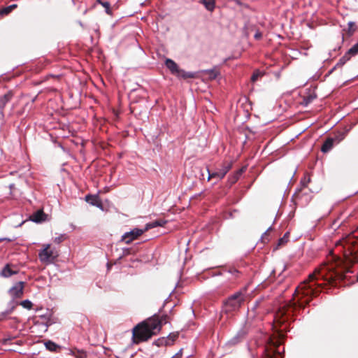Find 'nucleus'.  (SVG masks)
<instances>
[{"label": "nucleus", "instance_id": "f257e3e1", "mask_svg": "<svg viewBox=\"0 0 358 358\" xmlns=\"http://www.w3.org/2000/svg\"><path fill=\"white\" fill-rule=\"evenodd\" d=\"M246 299V289H242L229 296L223 303V311L226 313L238 310Z\"/></svg>", "mask_w": 358, "mask_h": 358}, {"label": "nucleus", "instance_id": "f03ea898", "mask_svg": "<svg viewBox=\"0 0 358 358\" xmlns=\"http://www.w3.org/2000/svg\"><path fill=\"white\" fill-rule=\"evenodd\" d=\"M58 256V251L55 248H51L50 244L43 245V248L38 253L40 261L45 265L54 263Z\"/></svg>", "mask_w": 358, "mask_h": 358}, {"label": "nucleus", "instance_id": "7ed1b4c3", "mask_svg": "<svg viewBox=\"0 0 358 358\" xmlns=\"http://www.w3.org/2000/svg\"><path fill=\"white\" fill-rule=\"evenodd\" d=\"M148 327L144 322L138 324L133 329V337L136 343L145 341L152 336Z\"/></svg>", "mask_w": 358, "mask_h": 358}, {"label": "nucleus", "instance_id": "20e7f679", "mask_svg": "<svg viewBox=\"0 0 358 358\" xmlns=\"http://www.w3.org/2000/svg\"><path fill=\"white\" fill-rule=\"evenodd\" d=\"M166 66L170 70L172 74L182 78H194V73L187 72L180 69L178 64L171 59H166L165 61Z\"/></svg>", "mask_w": 358, "mask_h": 358}, {"label": "nucleus", "instance_id": "39448f33", "mask_svg": "<svg viewBox=\"0 0 358 358\" xmlns=\"http://www.w3.org/2000/svg\"><path fill=\"white\" fill-rule=\"evenodd\" d=\"M345 134L342 132L336 134L334 137L327 138L322 146L321 151L322 152H329L332 149L334 145L338 144L341 142L345 138Z\"/></svg>", "mask_w": 358, "mask_h": 358}, {"label": "nucleus", "instance_id": "423d86ee", "mask_svg": "<svg viewBox=\"0 0 358 358\" xmlns=\"http://www.w3.org/2000/svg\"><path fill=\"white\" fill-rule=\"evenodd\" d=\"M166 316L162 317L160 320H158L157 319H150L147 322H144V323L152 335H155L157 333L160 331L163 323H166Z\"/></svg>", "mask_w": 358, "mask_h": 358}, {"label": "nucleus", "instance_id": "0eeeda50", "mask_svg": "<svg viewBox=\"0 0 358 358\" xmlns=\"http://www.w3.org/2000/svg\"><path fill=\"white\" fill-rule=\"evenodd\" d=\"M145 232V229L134 228L130 231L125 232L122 236L121 240L122 241H124L126 244H129L134 240L138 238Z\"/></svg>", "mask_w": 358, "mask_h": 358}, {"label": "nucleus", "instance_id": "6e6552de", "mask_svg": "<svg viewBox=\"0 0 358 358\" xmlns=\"http://www.w3.org/2000/svg\"><path fill=\"white\" fill-rule=\"evenodd\" d=\"M314 294V289L313 288V285L310 283H307L304 282L301 285H300L295 290V296L299 297V295H302L303 296H308L313 295Z\"/></svg>", "mask_w": 358, "mask_h": 358}, {"label": "nucleus", "instance_id": "1a4fd4ad", "mask_svg": "<svg viewBox=\"0 0 358 358\" xmlns=\"http://www.w3.org/2000/svg\"><path fill=\"white\" fill-rule=\"evenodd\" d=\"M231 167V165L230 164H227L223 165V166L218 171L213 172V173H210L209 170L208 169L207 170L208 172V180H209L210 178H216L218 180L222 179L225 176V175L227 173V172L230 170Z\"/></svg>", "mask_w": 358, "mask_h": 358}, {"label": "nucleus", "instance_id": "9d476101", "mask_svg": "<svg viewBox=\"0 0 358 358\" xmlns=\"http://www.w3.org/2000/svg\"><path fill=\"white\" fill-rule=\"evenodd\" d=\"M24 282L20 281L15 283L9 290L8 293L14 299L20 298L23 295Z\"/></svg>", "mask_w": 358, "mask_h": 358}, {"label": "nucleus", "instance_id": "9b49d317", "mask_svg": "<svg viewBox=\"0 0 358 358\" xmlns=\"http://www.w3.org/2000/svg\"><path fill=\"white\" fill-rule=\"evenodd\" d=\"M177 337V334H170L166 338L162 337L155 341V344L157 346L171 345Z\"/></svg>", "mask_w": 358, "mask_h": 358}, {"label": "nucleus", "instance_id": "f8f14e48", "mask_svg": "<svg viewBox=\"0 0 358 358\" xmlns=\"http://www.w3.org/2000/svg\"><path fill=\"white\" fill-rule=\"evenodd\" d=\"M12 267H15V266L10 264H6L1 271L0 275L3 278H9L13 275L17 274L18 271L13 269Z\"/></svg>", "mask_w": 358, "mask_h": 358}, {"label": "nucleus", "instance_id": "ddd939ff", "mask_svg": "<svg viewBox=\"0 0 358 358\" xmlns=\"http://www.w3.org/2000/svg\"><path fill=\"white\" fill-rule=\"evenodd\" d=\"M166 223H167L166 220H155L154 222L146 224L144 229H145V231H147L149 229L157 227H163Z\"/></svg>", "mask_w": 358, "mask_h": 358}, {"label": "nucleus", "instance_id": "4468645a", "mask_svg": "<svg viewBox=\"0 0 358 358\" xmlns=\"http://www.w3.org/2000/svg\"><path fill=\"white\" fill-rule=\"evenodd\" d=\"M245 333L244 331H239L236 335L228 341L229 345H236L245 336Z\"/></svg>", "mask_w": 358, "mask_h": 358}, {"label": "nucleus", "instance_id": "2eb2a0df", "mask_svg": "<svg viewBox=\"0 0 358 358\" xmlns=\"http://www.w3.org/2000/svg\"><path fill=\"white\" fill-rule=\"evenodd\" d=\"M203 73L209 79L214 80L217 77V76L219 75L220 73L215 69H208V70L203 71Z\"/></svg>", "mask_w": 358, "mask_h": 358}, {"label": "nucleus", "instance_id": "dca6fc26", "mask_svg": "<svg viewBox=\"0 0 358 358\" xmlns=\"http://www.w3.org/2000/svg\"><path fill=\"white\" fill-rule=\"evenodd\" d=\"M85 201L92 206H96L98 207L101 206V205L99 203V199L96 196L90 194L87 195L85 196Z\"/></svg>", "mask_w": 358, "mask_h": 358}, {"label": "nucleus", "instance_id": "f3484780", "mask_svg": "<svg viewBox=\"0 0 358 358\" xmlns=\"http://www.w3.org/2000/svg\"><path fill=\"white\" fill-rule=\"evenodd\" d=\"M199 2L209 11H213L215 8V0H199Z\"/></svg>", "mask_w": 358, "mask_h": 358}, {"label": "nucleus", "instance_id": "a211bd4d", "mask_svg": "<svg viewBox=\"0 0 358 358\" xmlns=\"http://www.w3.org/2000/svg\"><path fill=\"white\" fill-rule=\"evenodd\" d=\"M44 213L42 210H38L31 216V220L34 222H39L43 220Z\"/></svg>", "mask_w": 358, "mask_h": 358}, {"label": "nucleus", "instance_id": "6ab92c4d", "mask_svg": "<svg viewBox=\"0 0 358 358\" xmlns=\"http://www.w3.org/2000/svg\"><path fill=\"white\" fill-rule=\"evenodd\" d=\"M12 96V94L10 92H8L4 96L0 97V106L1 108H3L6 106V104L11 99Z\"/></svg>", "mask_w": 358, "mask_h": 358}, {"label": "nucleus", "instance_id": "aec40b11", "mask_svg": "<svg viewBox=\"0 0 358 358\" xmlns=\"http://www.w3.org/2000/svg\"><path fill=\"white\" fill-rule=\"evenodd\" d=\"M351 58V56L348 54V52H347L344 56H343L338 61V62L337 63L336 66H342L343 65H344L348 60H350V59Z\"/></svg>", "mask_w": 358, "mask_h": 358}, {"label": "nucleus", "instance_id": "412c9836", "mask_svg": "<svg viewBox=\"0 0 358 358\" xmlns=\"http://www.w3.org/2000/svg\"><path fill=\"white\" fill-rule=\"evenodd\" d=\"M45 348L52 352H55L57 349L59 348L57 345H56L54 342L48 341L45 343Z\"/></svg>", "mask_w": 358, "mask_h": 358}, {"label": "nucleus", "instance_id": "4be33fe9", "mask_svg": "<svg viewBox=\"0 0 358 358\" xmlns=\"http://www.w3.org/2000/svg\"><path fill=\"white\" fill-rule=\"evenodd\" d=\"M348 54L352 57L358 54V42L353 45L348 51Z\"/></svg>", "mask_w": 358, "mask_h": 358}, {"label": "nucleus", "instance_id": "5701e85b", "mask_svg": "<svg viewBox=\"0 0 358 358\" xmlns=\"http://www.w3.org/2000/svg\"><path fill=\"white\" fill-rule=\"evenodd\" d=\"M14 309V307H11L9 309L6 310L5 311L0 313V321L3 320L6 318V317L10 315Z\"/></svg>", "mask_w": 358, "mask_h": 358}, {"label": "nucleus", "instance_id": "b1692460", "mask_svg": "<svg viewBox=\"0 0 358 358\" xmlns=\"http://www.w3.org/2000/svg\"><path fill=\"white\" fill-rule=\"evenodd\" d=\"M17 7L16 4H12L8 7L4 8L1 10V13L2 15H6L8 14L11 10H13L14 8Z\"/></svg>", "mask_w": 358, "mask_h": 358}, {"label": "nucleus", "instance_id": "393cba45", "mask_svg": "<svg viewBox=\"0 0 358 358\" xmlns=\"http://www.w3.org/2000/svg\"><path fill=\"white\" fill-rule=\"evenodd\" d=\"M20 305L23 308H24L26 309H28V310H30L32 308V305L33 304H32L31 301H30L28 299H26V300H24V301H21Z\"/></svg>", "mask_w": 358, "mask_h": 358}, {"label": "nucleus", "instance_id": "a878e982", "mask_svg": "<svg viewBox=\"0 0 358 358\" xmlns=\"http://www.w3.org/2000/svg\"><path fill=\"white\" fill-rule=\"evenodd\" d=\"M97 2L99 3H100V4H101L103 8H105L106 12L108 14H110L111 13L110 12V3H109V2H108V1H101V0H97Z\"/></svg>", "mask_w": 358, "mask_h": 358}, {"label": "nucleus", "instance_id": "bb28decb", "mask_svg": "<svg viewBox=\"0 0 358 358\" xmlns=\"http://www.w3.org/2000/svg\"><path fill=\"white\" fill-rule=\"evenodd\" d=\"M289 232H287L282 238H280L278 243V245L280 246L284 245L288 241Z\"/></svg>", "mask_w": 358, "mask_h": 358}, {"label": "nucleus", "instance_id": "cd10ccee", "mask_svg": "<svg viewBox=\"0 0 358 358\" xmlns=\"http://www.w3.org/2000/svg\"><path fill=\"white\" fill-rule=\"evenodd\" d=\"M66 238V235L63 234H60L59 236H57L54 238V242L55 243H62V241H64L65 239Z\"/></svg>", "mask_w": 358, "mask_h": 358}, {"label": "nucleus", "instance_id": "c85d7f7f", "mask_svg": "<svg viewBox=\"0 0 358 358\" xmlns=\"http://www.w3.org/2000/svg\"><path fill=\"white\" fill-rule=\"evenodd\" d=\"M272 230V227H270L264 233V234L262 236L261 239L262 240V242L266 243V241H268V238H267V234L269 231Z\"/></svg>", "mask_w": 358, "mask_h": 358}, {"label": "nucleus", "instance_id": "c756f323", "mask_svg": "<svg viewBox=\"0 0 358 358\" xmlns=\"http://www.w3.org/2000/svg\"><path fill=\"white\" fill-rule=\"evenodd\" d=\"M259 72H255V73H253V75L252 76V78H251L253 82H255V80H257V78L259 77Z\"/></svg>", "mask_w": 358, "mask_h": 358}, {"label": "nucleus", "instance_id": "7c9ffc66", "mask_svg": "<svg viewBox=\"0 0 358 358\" xmlns=\"http://www.w3.org/2000/svg\"><path fill=\"white\" fill-rule=\"evenodd\" d=\"M229 273H231L232 275L237 276L238 274V271L236 269H231L229 271Z\"/></svg>", "mask_w": 358, "mask_h": 358}, {"label": "nucleus", "instance_id": "2f4dec72", "mask_svg": "<svg viewBox=\"0 0 358 358\" xmlns=\"http://www.w3.org/2000/svg\"><path fill=\"white\" fill-rule=\"evenodd\" d=\"M182 357V350H180L178 353L173 355L171 358H181Z\"/></svg>", "mask_w": 358, "mask_h": 358}, {"label": "nucleus", "instance_id": "473e14b6", "mask_svg": "<svg viewBox=\"0 0 358 358\" xmlns=\"http://www.w3.org/2000/svg\"><path fill=\"white\" fill-rule=\"evenodd\" d=\"M255 36V38L256 39H259V38H262V34H261V32L257 31V32H256V34H255V36Z\"/></svg>", "mask_w": 358, "mask_h": 358}, {"label": "nucleus", "instance_id": "72a5a7b5", "mask_svg": "<svg viewBox=\"0 0 358 358\" xmlns=\"http://www.w3.org/2000/svg\"><path fill=\"white\" fill-rule=\"evenodd\" d=\"M308 278L310 282L313 281L315 278V275L314 273L310 274Z\"/></svg>", "mask_w": 358, "mask_h": 358}, {"label": "nucleus", "instance_id": "f704fd0d", "mask_svg": "<svg viewBox=\"0 0 358 358\" xmlns=\"http://www.w3.org/2000/svg\"><path fill=\"white\" fill-rule=\"evenodd\" d=\"M15 238H0V241H14Z\"/></svg>", "mask_w": 358, "mask_h": 358}, {"label": "nucleus", "instance_id": "c9c22d12", "mask_svg": "<svg viewBox=\"0 0 358 358\" xmlns=\"http://www.w3.org/2000/svg\"><path fill=\"white\" fill-rule=\"evenodd\" d=\"M313 99V97H308L307 99V103L310 102Z\"/></svg>", "mask_w": 358, "mask_h": 358}, {"label": "nucleus", "instance_id": "e433bc0d", "mask_svg": "<svg viewBox=\"0 0 358 358\" xmlns=\"http://www.w3.org/2000/svg\"><path fill=\"white\" fill-rule=\"evenodd\" d=\"M13 187H14V185H13V184L10 185V189H13Z\"/></svg>", "mask_w": 358, "mask_h": 358}, {"label": "nucleus", "instance_id": "4c0bfd02", "mask_svg": "<svg viewBox=\"0 0 358 358\" xmlns=\"http://www.w3.org/2000/svg\"><path fill=\"white\" fill-rule=\"evenodd\" d=\"M357 282H358V275H357Z\"/></svg>", "mask_w": 358, "mask_h": 358}]
</instances>
